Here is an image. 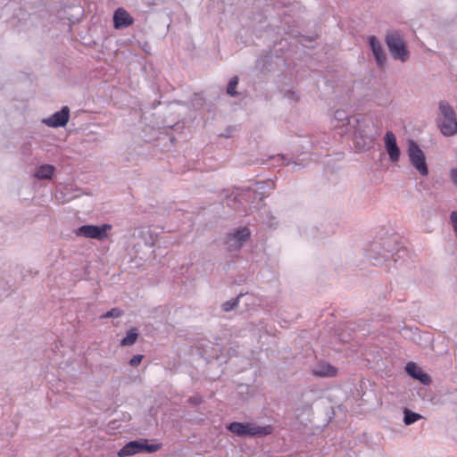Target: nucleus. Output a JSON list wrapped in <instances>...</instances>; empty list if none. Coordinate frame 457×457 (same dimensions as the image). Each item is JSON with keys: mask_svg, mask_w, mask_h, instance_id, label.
<instances>
[{"mask_svg": "<svg viewBox=\"0 0 457 457\" xmlns=\"http://www.w3.org/2000/svg\"><path fill=\"white\" fill-rule=\"evenodd\" d=\"M352 122L354 124L352 136L356 145L360 149H370L379 134V128L375 125L370 117L361 114L353 115Z\"/></svg>", "mask_w": 457, "mask_h": 457, "instance_id": "nucleus-1", "label": "nucleus"}, {"mask_svg": "<svg viewBox=\"0 0 457 457\" xmlns=\"http://www.w3.org/2000/svg\"><path fill=\"white\" fill-rule=\"evenodd\" d=\"M438 116L436 124L441 133L445 137H452L457 133V117L453 108L445 100L438 104Z\"/></svg>", "mask_w": 457, "mask_h": 457, "instance_id": "nucleus-2", "label": "nucleus"}, {"mask_svg": "<svg viewBox=\"0 0 457 457\" xmlns=\"http://www.w3.org/2000/svg\"><path fill=\"white\" fill-rule=\"evenodd\" d=\"M226 428L240 437L265 436L272 432L270 426H258L254 422L234 421L226 426Z\"/></svg>", "mask_w": 457, "mask_h": 457, "instance_id": "nucleus-3", "label": "nucleus"}, {"mask_svg": "<svg viewBox=\"0 0 457 457\" xmlns=\"http://www.w3.org/2000/svg\"><path fill=\"white\" fill-rule=\"evenodd\" d=\"M385 41L394 59L399 60L402 62L409 59L410 54L400 31L392 30L387 32Z\"/></svg>", "mask_w": 457, "mask_h": 457, "instance_id": "nucleus-4", "label": "nucleus"}, {"mask_svg": "<svg viewBox=\"0 0 457 457\" xmlns=\"http://www.w3.org/2000/svg\"><path fill=\"white\" fill-rule=\"evenodd\" d=\"M407 154L411 164L422 175L428 174L426 158L423 151L414 140H409Z\"/></svg>", "mask_w": 457, "mask_h": 457, "instance_id": "nucleus-5", "label": "nucleus"}, {"mask_svg": "<svg viewBox=\"0 0 457 457\" xmlns=\"http://www.w3.org/2000/svg\"><path fill=\"white\" fill-rule=\"evenodd\" d=\"M251 231L247 227H239L228 233L225 245L228 251H238L250 238Z\"/></svg>", "mask_w": 457, "mask_h": 457, "instance_id": "nucleus-6", "label": "nucleus"}, {"mask_svg": "<svg viewBox=\"0 0 457 457\" xmlns=\"http://www.w3.org/2000/svg\"><path fill=\"white\" fill-rule=\"evenodd\" d=\"M353 120V115L349 116L345 111L337 110L331 120V123L333 125V128L337 131L338 134L352 135L353 128H354V124H353L352 122Z\"/></svg>", "mask_w": 457, "mask_h": 457, "instance_id": "nucleus-7", "label": "nucleus"}, {"mask_svg": "<svg viewBox=\"0 0 457 457\" xmlns=\"http://www.w3.org/2000/svg\"><path fill=\"white\" fill-rule=\"evenodd\" d=\"M112 228V225L104 223L97 225H83L76 230L77 236H82L87 238L104 240L108 237L107 231Z\"/></svg>", "mask_w": 457, "mask_h": 457, "instance_id": "nucleus-8", "label": "nucleus"}, {"mask_svg": "<svg viewBox=\"0 0 457 457\" xmlns=\"http://www.w3.org/2000/svg\"><path fill=\"white\" fill-rule=\"evenodd\" d=\"M70 119V109L68 106H63L61 111L54 112L43 122L50 128L64 127Z\"/></svg>", "mask_w": 457, "mask_h": 457, "instance_id": "nucleus-9", "label": "nucleus"}, {"mask_svg": "<svg viewBox=\"0 0 457 457\" xmlns=\"http://www.w3.org/2000/svg\"><path fill=\"white\" fill-rule=\"evenodd\" d=\"M385 148L391 162H397L400 159V149L397 145L395 135L387 131L384 137Z\"/></svg>", "mask_w": 457, "mask_h": 457, "instance_id": "nucleus-10", "label": "nucleus"}, {"mask_svg": "<svg viewBox=\"0 0 457 457\" xmlns=\"http://www.w3.org/2000/svg\"><path fill=\"white\" fill-rule=\"evenodd\" d=\"M368 43L372 51L377 65L379 67H383L386 62V55L385 54L381 43L378 40V38L375 36H370L368 37Z\"/></svg>", "mask_w": 457, "mask_h": 457, "instance_id": "nucleus-11", "label": "nucleus"}, {"mask_svg": "<svg viewBox=\"0 0 457 457\" xmlns=\"http://www.w3.org/2000/svg\"><path fill=\"white\" fill-rule=\"evenodd\" d=\"M133 18L123 8H118L114 12L113 24L115 29H122L130 26L133 23Z\"/></svg>", "mask_w": 457, "mask_h": 457, "instance_id": "nucleus-12", "label": "nucleus"}, {"mask_svg": "<svg viewBox=\"0 0 457 457\" xmlns=\"http://www.w3.org/2000/svg\"><path fill=\"white\" fill-rule=\"evenodd\" d=\"M405 370L411 377L420 380L424 385H428L431 382L430 376L423 372V370L415 362H408Z\"/></svg>", "mask_w": 457, "mask_h": 457, "instance_id": "nucleus-13", "label": "nucleus"}, {"mask_svg": "<svg viewBox=\"0 0 457 457\" xmlns=\"http://www.w3.org/2000/svg\"><path fill=\"white\" fill-rule=\"evenodd\" d=\"M312 374L320 378H333L337 374V369L327 362H320L312 369Z\"/></svg>", "mask_w": 457, "mask_h": 457, "instance_id": "nucleus-14", "label": "nucleus"}, {"mask_svg": "<svg viewBox=\"0 0 457 457\" xmlns=\"http://www.w3.org/2000/svg\"><path fill=\"white\" fill-rule=\"evenodd\" d=\"M143 452V443L139 441H130L127 443L119 452L120 457L131 456Z\"/></svg>", "mask_w": 457, "mask_h": 457, "instance_id": "nucleus-15", "label": "nucleus"}, {"mask_svg": "<svg viewBox=\"0 0 457 457\" xmlns=\"http://www.w3.org/2000/svg\"><path fill=\"white\" fill-rule=\"evenodd\" d=\"M55 171L52 164H42L36 168L34 177L38 180L51 179Z\"/></svg>", "mask_w": 457, "mask_h": 457, "instance_id": "nucleus-16", "label": "nucleus"}, {"mask_svg": "<svg viewBox=\"0 0 457 457\" xmlns=\"http://www.w3.org/2000/svg\"><path fill=\"white\" fill-rule=\"evenodd\" d=\"M138 337V332L136 328H131L127 331V335L120 341V345L130 346L134 345Z\"/></svg>", "mask_w": 457, "mask_h": 457, "instance_id": "nucleus-17", "label": "nucleus"}, {"mask_svg": "<svg viewBox=\"0 0 457 457\" xmlns=\"http://www.w3.org/2000/svg\"><path fill=\"white\" fill-rule=\"evenodd\" d=\"M423 417L414 411H411V410L405 408L403 410V423L406 426L411 425L415 423L416 421L421 420Z\"/></svg>", "mask_w": 457, "mask_h": 457, "instance_id": "nucleus-18", "label": "nucleus"}, {"mask_svg": "<svg viewBox=\"0 0 457 457\" xmlns=\"http://www.w3.org/2000/svg\"><path fill=\"white\" fill-rule=\"evenodd\" d=\"M238 84V78L237 76L233 77L227 87V93L230 96H236L237 95V92L236 91V87Z\"/></svg>", "mask_w": 457, "mask_h": 457, "instance_id": "nucleus-19", "label": "nucleus"}, {"mask_svg": "<svg viewBox=\"0 0 457 457\" xmlns=\"http://www.w3.org/2000/svg\"><path fill=\"white\" fill-rule=\"evenodd\" d=\"M242 296V295H239L237 298L231 299L229 301L225 302L222 304V309L224 312H230L232 311L237 304H238V298Z\"/></svg>", "mask_w": 457, "mask_h": 457, "instance_id": "nucleus-20", "label": "nucleus"}, {"mask_svg": "<svg viewBox=\"0 0 457 457\" xmlns=\"http://www.w3.org/2000/svg\"><path fill=\"white\" fill-rule=\"evenodd\" d=\"M122 312L119 308H112L104 314L101 315L102 319H107V318H118L121 316Z\"/></svg>", "mask_w": 457, "mask_h": 457, "instance_id": "nucleus-21", "label": "nucleus"}, {"mask_svg": "<svg viewBox=\"0 0 457 457\" xmlns=\"http://www.w3.org/2000/svg\"><path fill=\"white\" fill-rule=\"evenodd\" d=\"M162 447V445L161 444H152V445H148L146 443H143V452H147V453H155L157 452L158 450H160Z\"/></svg>", "mask_w": 457, "mask_h": 457, "instance_id": "nucleus-22", "label": "nucleus"}, {"mask_svg": "<svg viewBox=\"0 0 457 457\" xmlns=\"http://www.w3.org/2000/svg\"><path fill=\"white\" fill-rule=\"evenodd\" d=\"M271 159H273V160H275L277 162H281V164H284V165H289L290 164V162H289L288 158H287L283 154H278L276 156H272Z\"/></svg>", "mask_w": 457, "mask_h": 457, "instance_id": "nucleus-23", "label": "nucleus"}, {"mask_svg": "<svg viewBox=\"0 0 457 457\" xmlns=\"http://www.w3.org/2000/svg\"><path fill=\"white\" fill-rule=\"evenodd\" d=\"M143 359V355L141 354H136L134 355L130 361H129V364L132 366V367H137L140 364L141 361Z\"/></svg>", "mask_w": 457, "mask_h": 457, "instance_id": "nucleus-24", "label": "nucleus"}, {"mask_svg": "<svg viewBox=\"0 0 457 457\" xmlns=\"http://www.w3.org/2000/svg\"><path fill=\"white\" fill-rule=\"evenodd\" d=\"M450 179L451 181L457 186V168H453L450 170Z\"/></svg>", "mask_w": 457, "mask_h": 457, "instance_id": "nucleus-25", "label": "nucleus"}, {"mask_svg": "<svg viewBox=\"0 0 457 457\" xmlns=\"http://www.w3.org/2000/svg\"><path fill=\"white\" fill-rule=\"evenodd\" d=\"M265 187V182H258L256 183V189H263Z\"/></svg>", "mask_w": 457, "mask_h": 457, "instance_id": "nucleus-26", "label": "nucleus"}, {"mask_svg": "<svg viewBox=\"0 0 457 457\" xmlns=\"http://www.w3.org/2000/svg\"><path fill=\"white\" fill-rule=\"evenodd\" d=\"M390 254H389V252H386L385 253L382 254V258L385 260V261H387L388 258H389Z\"/></svg>", "mask_w": 457, "mask_h": 457, "instance_id": "nucleus-27", "label": "nucleus"}, {"mask_svg": "<svg viewBox=\"0 0 457 457\" xmlns=\"http://www.w3.org/2000/svg\"><path fill=\"white\" fill-rule=\"evenodd\" d=\"M293 170L295 171H296V170H300V166L298 164L295 163Z\"/></svg>", "mask_w": 457, "mask_h": 457, "instance_id": "nucleus-28", "label": "nucleus"}, {"mask_svg": "<svg viewBox=\"0 0 457 457\" xmlns=\"http://www.w3.org/2000/svg\"><path fill=\"white\" fill-rule=\"evenodd\" d=\"M378 245L377 244L372 245V251H376L378 249Z\"/></svg>", "mask_w": 457, "mask_h": 457, "instance_id": "nucleus-29", "label": "nucleus"}, {"mask_svg": "<svg viewBox=\"0 0 457 457\" xmlns=\"http://www.w3.org/2000/svg\"><path fill=\"white\" fill-rule=\"evenodd\" d=\"M246 193L250 194V193H252V190L251 189H247Z\"/></svg>", "mask_w": 457, "mask_h": 457, "instance_id": "nucleus-30", "label": "nucleus"}]
</instances>
